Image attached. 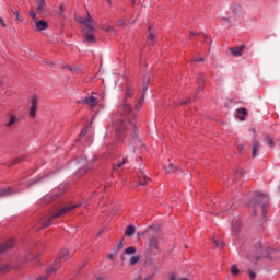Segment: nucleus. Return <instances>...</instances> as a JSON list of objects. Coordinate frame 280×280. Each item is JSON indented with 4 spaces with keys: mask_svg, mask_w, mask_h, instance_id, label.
<instances>
[{
    "mask_svg": "<svg viewBox=\"0 0 280 280\" xmlns=\"http://www.w3.org/2000/svg\"><path fill=\"white\" fill-rule=\"evenodd\" d=\"M149 84L150 75L145 74L142 79L141 98H138L137 95H135V90L131 85L126 86L122 103L118 107V114L120 115V118H118L117 115H114L112 117V125L107 127V130L109 132L115 128L116 139H118L119 141H121V139H125V137L132 136L133 139H136L138 129L137 120H135V117H137V113H139V108H141V104H143V97L145 95V92L148 91ZM115 121H117L116 125Z\"/></svg>",
    "mask_w": 280,
    "mask_h": 280,
    "instance_id": "nucleus-1",
    "label": "nucleus"
},
{
    "mask_svg": "<svg viewBox=\"0 0 280 280\" xmlns=\"http://www.w3.org/2000/svg\"><path fill=\"white\" fill-rule=\"evenodd\" d=\"M268 196L257 192L254 198L248 202L249 209L257 215L258 211H261L262 218H266V212L268 211Z\"/></svg>",
    "mask_w": 280,
    "mask_h": 280,
    "instance_id": "nucleus-2",
    "label": "nucleus"
},
{
    "mask_svg": "<svg viewBox=\"0 0 280 280\" xmlns=\"http://www.w3.org/2000/svg\"><path fill=\"white\" fill-rule=\"evenodd\" d=\"M78 207H86V203H78L73 206H67L66 208L61 209L59 212L52 214L43 225L40 229H47V226H51L56 224V218H62V215H67L73 209H78Z\"/></svg>",
    "mask_w": 280,
    "mask_h": 280,
    "instance_id": "nucleus-3",
    "label": "nucleus"
},
{
    "mask_svg": "<svg viewBox=\"0 0 280 280\" xmlns=\"http://www.w3.org/2000/svg\"><path fill=\"white\" fill-rule=\"evenodd\" d=\"M147 233L149 235V248L150 250H160L159 248V231H155L154 228H149L147 230Z\"/></svg>",
    "mask_w": 280,
    "mask_h": 280,
    "instance_id": "nucleus-4",
    "label": "nucleus"
},
{
    "mask_svg": "<svg viewBox=\"0 0 280 280\" xmlns=\"http://www.w3.org/2000/svg\"><path fill=\"white\" fill-rule=\"evenodd\" d=\"M74 21L81 25H84L83 27H88L91 31H93V25H95V20L91 18V13H89V11L86 12V18L74 14Z\"/></svg>",
    "mask_w": 280,
    "mask_h": 280,
    "instance_id": "nucleus-5",
    "label": "nucleus"
},
{
    "mask_svg": "<svg viewBox=\"0 0 280 280\" xmlns=\"http://www.w3.org/2000/svg\"><path fill=\"white\" fill-rule=\"evenodd\" d=\"M81 32L83 34V38L85 40V43H95V32H97V30L95 28V25H93V30H89V27H82Z\"/></svg>",
    "mask_w": 280,
    "mask_h": 280,
    "instance_id": "nucleus-6",
    "label": "nucleus"
},
{
    "mask_svg": "<svg viewBox=\"0 0 280 280\" xmlns=\"http://www.w3.org/2000/svg\"><path fill=\"white\" fill-rule=\"evenodd\" d=\"M139 185H148V182H150V177H148V173L143 171V168H139V172L137 173Z\"/></svg>",
    "mask_w": 280,
    "mask_h": 280,
    "instance_id": "nucleus-7",
    "label": "nucleus"
},
{
    "mask_svg": "<svg viewBox=\"0 0 280 280\" xmlns=\"http://www.w3.org/2000/svg\"><path fill=\"white\" fill-rule=\"evenodd\" d=\"M37 102H38V98L36 96H33L32 100H31V108H30L31 119L36 118Z\"/></svg>",
    "mask_w": 280,
    "mask_h": 280,
    "instance_id": "nucleus-8",
    "label": "nucleus"
},
{
    "mask_svg": "<svg viewBox=\"0 0 280 280\" xmlns=\"http://www.w3.org/2000/svg\"><path fill=\"white\" fill-rule=\"evenodd\" d=\"M81 102L82 104H88L90 108H95L97 106L98 100L95 96H88Z\"/></svg>",
    "mask_w": 280,
    "mask_h": 280,
    "instance_id": "nucleus-9",
    "label": "nucleus"
},
{
    "mask_svg": "<svg viewBox=\"0 0 280 280\" xmlns=\"http://www.w3.org/2000/svg\"><path fill=\"white\" fill-rule=\"evenodd\" d=\"M10 248H14V241L10 240L0 245V255H3V253H8Z\"/></svg>",
    "mask_w": 280,
    "mask_h": 280,
    "instance_id": "nucleus-10",
    "label": "nucleus"
},
{
    "mask_svg": "<svg viewBox=\"0 0 280 280\" xmlns=\"http://www.w3.org/2000/svg\"><path fill=\"white\" fill-rule=\"evenodd\" d=\"M246 115H248V110H246L244 107L235 110V117H237L241 121H246Z\"/></svg>",
    "mask_w": 280,
    "mask_h": 280,
    "instance_id": "nucleus-11",
    "label": "nucleus"
},
{
    "mask_svg": "<svg viewBox=\"0 0 280 280\" xmlns=\"http://www.w3.org/2000/svg\"><path fill=\"white\" fill-rule=\"evenodd\" d=\"M37 32H43L49 27V24L45 20H37L35 22Z\"/></svg>",
    "mask_w": 280,
    "mask_h": 280,
    "instance_id": "nucleus-12",
    "label": "nucleus"
},
{
    "mask_svg": "<svg viewBox=\"0 0 280 280\" xmlns=\"http://www.w3.org/2000/svg\"><path fill=\"white\" fill-rule=\"evenodd\" d=\"M244 49H246L245 45L238 46V47H232L230 48V51L232 55H234L236 58L242 56V54L244 52Z\"/></svg>",
    "mask_w": 280,
    "mask_h": 280,
    "instance_id": "nucleus-13",
    "label": "nucleus"
},
{
    "mask_svg": "<svg viewBox=\"0 0 280 280\" xmlns=\"http://www.w3.org/2000/svg\"><path fill=\"white\" fill-rule=\"evenodd\" d=\"M259 141L257 140H253L252 142V156L255 159L257 156H259Z\"/></svg>",
    "mask_w": 280,
    "mask_h": 280,
    "instance_id": "nucleus-14",
    "label": "nucleus"
},
{
    "mask_svg": "<svg viewBox=\"0 0 280 280\" xmlns=\"http://www.w3.org/2000/svg\"><path fill=\"white\" fill-rule=\"evenodd\" d=\"M56 270H58V262H55V267L48 268L47 271H46V275L40 276L36 280H47L49 275H52V272H56Z\"/></svg>",
    "mask_w": 280,
    "mask_h": 280,
    "instance_id": "nucleus-15",
    "label": "nucleus"
},
{
    "mask_svg": "<svg viewBox=\"0 0 280 280\" xmlns=\"http://www.w3.org/2000/svg\"><path fill=\"white\" fill-rule=\"evenodd\" d=\"M14 124H19V117H16V115L11 114L9 121L5 124L7 128H12V126H14Z\"/></svg>",
    "mask_w": 280,
    "mask_h": 280,
    "instance_id": "nucleus-16",
    "label": "nucleus"
},
{
    "mask_svg": "<svg viewBox=\"0 0 280 280\" xmlns=\"http://www.w3.org/2000/svg\"><path fill=\"white\" fill-rule=\"evenodd\" d=\"M126 237H132L135 235V226L128 225L125 230Z\"/></svg>",
    "mask_w": 280,
    "mask_h": 280,
    "instance_id": "nucleus-17",
    "label": "nucleus"
},
{
    "mask_svg": "<svg viewBox=\"0 0 280 280\" xmlns=\"http://www.w3.org/2000/svg\"><path fill=\"white\" fill-rule=\"evenodd\" d=\"M128 158H124L122 161L118 162L116 165H114V171L117 172L119 167H124V165L128 164Z\"/></svg>",
    "mask_w": 280,
    "mask_h": 280,
    "instance_id": "nucleus-18",
    "label": "nucleus"
},
{
    "mask_svg": "<svg viewBox=\"0 0 280 280\" xmlns=\"http://www.w3.org/2000/svg\"><path fill=\"white\" fill-rule=\"evenodd\" d=\"M264 143L269 145V148H275V140H272V137H270V136L265 137Z\"/></svg>",
    "mask_w": 280,
    "mask_h": 280,
    "instance_id": "nucleus-19",
    "label": "nucleus"
},
{
    "mask_svg": "<svg viewBox=\"0 0 280 280\" xmlns=\"http://www.w3.org/2000/svg\"><path fill=\"white\" fill-rule=\"evenodd\" d=\"M148 45H154V33H152V26H149Z\"/></svg>",
    "mask_w": 280,
    "mask_h": 280,
    "instance_id": "nucleus-20",
    "label": "nucleus"
},
{
    "mask_svg": "<svg viewBox=\"0 0 280 280\" xmlns=\"http://www.w3.org/2000/svg\"><path fill=\"white\" fill-rule=\"evenodd\" d=\"M11 195H12L11 188H5V189L0 190V198H5Z\"/></svg>",
    "mask_w": 280,
    "mask_h": 280,
    "instance_id": "nucleus-21",
    "label": "nucleus"
},
{
    "mask_svg": "<svg viewBox=\"0 0 280 280\" xmlns=\"http://www.w3.org/2000/svg\"><path fill=\"white\" fill-rule=\"evenodd\" d=\"M166 174H171V172H178V166L174 164H170L168 166L165 167Z\"/></svg>",
    "mask_w": 280,
    "mask_h": 280,
    "instance_id": "nucleus-22",
    "label": "nucleus"
},
{
    "mask_svg": "<svg viewBox=\"0 0 280 280\" xmlns=\"http://www.w3.org/2000/svg\"><path fill=\"white\" fill-rule=\"evenodd\" d=\"M72 253L69 249H62L61 250V259L66 261V259H69L71 257Z\"/></svg>",
    "mask_w": 280,
    "mask_h": 280,
    "instance_id": "nucleus-23",
    "label": "nucleus"
},
{
    "mask_svg": "<svg viewBox=\"0 0 280 280\" xmlns=\"http://www.w3.org/2000/svg\"><path fill=\"white\" fill-rule=\"evenodd\" d=\"M231 275H232L233 277H237V276L240 275V269L237 268V265H233V266L231 267Z\"/></svg>",
    "mask_w": 280,
    "mask_h": 280,
    "instance_id": "nucleus-24",
    "label": "nucleus"
},
{
    "mask_svg": "<svg viewBox=\"0 0 280 280\" xmlns=\"http://www.w3.org/2000/svg\"><path fill=\"white\" fill-rule=\"evenodd\" d=\"M212 242L217 248H224V242L219 241L218 238H213Z\"/></svg>",
    "mask_w": 280,
    "mask_h": 280,
    "instance_id": "nucleus-25",
    "label": "nucleus"
},
{
    "mask_svg": "<svg viewBox=\"0 0 280 280\" xmlns=\"http://www.w3.org/2000/svg\"><path fill=\"white\" fill-rule=\"evenodd\" d=\"M137 253V248H135V247H127L126 249H125V255H135Z\"/></svg>",
    "mask_w": 280,
    "mask_h": 280,
    "instance_id": "nucleus-26",
    "label": "nucleus"
},
{
    "mask_svg": "<svg viewBox=\"0 0 280 280\" xmlns=\"http://www.w3.org/2000/svg\"><path fill=\"white\" fill-rule=\"evenodd\" d=\"M264 248L261 247V244H258V246H256V253L258 256L260 257H266V254H264Z\"/></svg>",
    "mask_w": 280,
    "mask_h": 280,
    "instance_id": "nucleus-27",
    "label": "nucleus"
},
{
    "mask_svg": "<svg viewBox=\"0 0 280 280\" xmlns=\"http://www.w3.org/2000/svg\"><path fill=\"white\" fill-rule=\"evenodd\" d=\"M140 257L139 256H132L129 258L130 266H135V264L139 262Z\"/></svg>",
    "mask_w": 280,
    "mask_h": 280,
    "instance_id": "nucleus-28",
    "label": "nucleus"
},
{
    "mask_svg": "<svg viewBox=\"0 0 280 280\" xmlns=\"http://www.w3.org/2000/svg\"><path fill=\"white\" fill-rule=\"evenodd\" d=\"M8 270H10L9 264L0 265V272H8Z\"/></svg>",
    "mask_w": 280,
    "mask_h": 280,
    "instance_id": "nucleus-29",
    "label": "nucleus"
},
{
    "mask_svg": "<svg viewBox=\"0 0 280 280\" xmlns=\"http://www.w3.org/2000/svg\"><path fill=\"white\" fill-rule=\"evenodd\" d=\"M54 196H45V197H43V202H45L46 205L47 203H49V202H51V200H54Z\"/></svg>",
    "mask_w": 280,
    "mask_h": 280,
    "instance_id": "nucleus-30",
    "label": "nucleus"
},
{
    "mask_svg": "<svg viewBox=\"0 0 280 280\" xmlns=\"http://www.w3.org/2000/svg\"><path fill=\"white\" fill-rule=\"evenodd\" d=\"M45 10V0H40V3L37 7V12H43Z\"/></svg>",
    "mask_w": 280,
    "mask_h": 280,
    "instance_id": "nucleus-31",
    "label": "nucleus"
},
{
    "mask_svg": "<svg viewBox=\"0 0 280 280\" xmlns=\"http://www.w3.org/2000/svg\"><path fill=\"white\" fill-rule=\"evenodd\" d=\"M26 261H38V255L36 256L28 255L26 257Z\"/></svg>",
    "mask_w": 280,
    "mask_h": 280,
    "instance_id": "nucleus-32",
    "label": "nucleus"
},
{
    "mask_svg": "<svg viewBox=\"0 0 280 280\" xmlns=\"http://www.w3.org/2000/svg\"><path fill=\"white\" fill-rule=\"evenodd\" d=\"M104 30L106 32H113L114 34H117V31H115V26L108 25V26L104 27Z\"/></svg>",
    "mask_w": 280,
    "mask_h": 280,
    "instance_id": "nucleus-33",
    "label": "nucleus"
},
{
    "mask_svg": "<svg viewBox=\"0 0 280 280\" xmlns=\"http://www.w3.org/2000/svg\"><path fill=\"white\" fill-rule=\"evenodd\" d=\"M241 226H242V223L240 221H236L235 224L233 225V231H236V232L240 231Z\"/></svg>",
    "mask_w": 280,
    "mask_h": 280,
    "instance_id": "nucleus-34",
    "label": "nucleus"
},
{
    "mask_svg": "<svg viewBox=\"0 0 280 280\" xmlns=\"http://www.w3.org/2000/svg\"><path fill=\"white\" fill-rule=\"evenodd\" d=\"M30 16L33 19V21L36 23L38 20L36 19V12L34 10L30 11Z\"/></svg>",
    "mask_w": 280,
    "mask_h": 280,
    "instance_id": "nucleus-35",
    "label": "nucleus"
},
{
    "mask_svg": "<svg viewBox=\"0 0 280 280\" xmlns=\"http://www.w3.org/2000/svg\"><path fill=\"white\" fill-rule=\"evenodd\" d=\"M248 277H249V279L254 280V279H256L257 275L253 270L249 269Z\"/></svg>",
    "mask_w": 280,
    "mask_h": 280,
    "instance_id": "nucleus-36",
    "label": "nucleus"
},
{
    "mask_svg": "<svg viewBox=\"0 0 280 280\" xmlns=\"http://www.w3.org/2000/svg\"><path fill=\"white\" fill-rule=\"evenodd\" d=\"M67 67L71 71V73H80V69L79 68H75V67L71 68L69 66H67Z\"/></svg>",
    "mask_w": 280,
    "mask_h": 280,
    "instance_id": "nucleus-37",
    "label": "nucleus"
},
{
    "mask_svg": "<svg viewBox=\"0 0 280 280\" xmlns=\"http://www.w3.org/2000/svg\"><path fill=\"white\" fill-rule=\"evenodd\" d=\"M120 259H121L122 264H126L128 261V255L127 254H122L120 256Z\"/></svg>",
    "mask_w": 280,
    "mask_h": 280,
    "instance_id": "nucleus-38",
    "label": "nucleus"
},
{
    "mask_svg": "<svg viewBox=\"0 0 280 280\" xmlns=\"http://www.w3.org/2000/svg\"><path fill=\"white\" fill-rule=\"evenodd\" d=\"M122 25H126V20L124 19L118 20V27H122Z\"/></svg>",
    "mask_w": 280,
    "mask_h": 280,
    "instance_id": "nucleus-39",
    "label": "nucleus"
},
{
    "mask_svg": "<svg viewBox=\"0 0 280 280\" xmlns=\"http://www.w3.org/2000/svg\"><path fill=\"white\" fill-rule=\"evenodd\" d=\"M86 132H89V128H84V129L80 132L79 138L84 137V135H86Z\"/></svg>",
    "mask_w": 280,
    "mask_h": 280,
    "instance_id": "nucleus-40",
    "label": "nucleus"
},
{
    "mask_svg": "<svg viewBox=\"0 0 280 280\" xmlns=\"http://www.w3.org/2000/svg\"><path fill=\"white\" fill-rule=\"evenodd\" d=\"M23 162V158H18L13 161V165H16L19 163H22Z\"/></svg>",
    "mask_w": 280,
    "mask_h": 280,
    "instance_id": "nucleus-41",
    "label": "nucleus"
},
{
    "mask_svg": "<svg viewBox=\"0 0 280 280\" xmlns=\"http://www.w3.org/2000/svg\"><path fill=\"white\" fill-rule=\"evenodd\" d=\"M46 65L49 67V69H55L56 65L51 61L46 62Z\"/></svg>",
    "mask_w": 280,
    "mask_h": 280,
    "instance_id": "nucleus-42",
    "label": "nucleus"
},
{
    "mask_svg": "<svg viewBox=\"0 0 280 280\" xmlns=\"http://www.w3.org/2000/svg\"><path fill=\"white\" fill-rule=\"evenodd\" d=\"M14 14L16 16V21H20L21 23H23V19H21V16L19 15V11H15Z\"/></svg>",
    "mask_w": 280,
    "mask_h": 280,
    "instance_id": "nucleus-43",
    "label": "nucleus"
},
{
    "mask_svg": "<svg viewBox=\"0 0 280 280\" xmlns=\"http://www.w3.org/2000/svg\"><path fill=\"white\" fill-rule=\"evenodd\" d=\"M236 148L238 152H242V150H244V144H237Z\"/></svg>",
    "mask_w": 280,
    "mask_h": 280,
    "instance_id": "nucleus-44",
    "label": "nucleus"
},
{
    "mask_svg": "<svg viewBox=\"0 0 280 280\" xmlns=\"http://www.w3.org/2000/svg\"><path fill=\"white\" fill-rule=\"evenodd\" d=\"M0 25H2V27H7L5 22L3 21V18H0Z\"/></svg>",
    "mask_w": 280,
    "mask_h": 280,
    "instance_id": "nucleus-45",
    "label": "nucleus"
},
{
    "mask_svg": "<svg viewBox=\"0 0 280 280\" xmlns=\"http://www.w3.org/2000/svg\"><path fill=\"white\" fill-rule=\"evenodd\" d=\"M229 209H233V205L228 206V208L225 210H222V213L229 211Z\"/></svg>",
    "mask_w": 280,
    "mask_h": 280,
    "instance_id": "nucleus-46",
    "label": "nucleus"
},
{
    "mask_svg": "<svg viewBox=\"0 0 280 280\" xmlns=\"http://www.w3.org/2000/svg\"><path fill=\"white\" fill-rule=\"evenodd\" d=\"M179 104H180L182 106L185 105V104H189V100H187V101H180Z\"/></svg>",
    "mask_w": 280,
    "mask_h": 280,
    "instance_id": "nucleus-47",
    "label": "nucleus"
},
{
    "mask_svg": "<svg viewBox=\"0 0 280 280\" xmlns=\"http://www.w3.org/2000/svg\"><path fill=\"white\" fill-rule=\"evenodd\" d=\"M122 246H124V242H120V243L118 244L117 250H119V248H121Z\"/></svg>",
    "mask_w": 280,
    "mask_h": 280,
    "instance_id": "nucleus-48",
    "label": "nucleus"
},
{
    "mask_svg": "<svg viewBox=\"0 0 280 280\" xmlns=\"http://www.w3.org/2000/svg\"><path fill=\"white\" fill-rule=\"evenodd\" d=\"M199 82H205V77L203 75L199 77Z\"/></svg>",
    "mask_w": 280,
    "mask_h": 280,
    "instance_id": "nucleus-49",
    "label": "nucleus"
},
{
    "mask_svg": "<svg viewBox=\"0 0 280 280\" xmlns=\"http://www.w3.org/2000/svg\"><path fill=\"white\" fill-rule=\"evenodd\" d=\"M60 12H65V5L60 4Z\"/></svg>",
    "mask_w": 280,
    "mask_h": 280,
    "instance_id": "nucleus-50",
    "label": "nucleus"
},
{
    "mask_svg": "<svg viewBox=\"0 0 280 280\" xmlns=\"http://www.w3.org/2000/svg\"><path fill=\"white\" fill-rule=\"evenodd\" d=\"M202 58L196 59L195 62H202Z\"/></svg>",
    "mask_w": 280,
    "mask_h": 280,
    "instance_id": "nucleus-51",
    "label": "nucleus"
},
{
    "mask_svg": "<svg viewBox=\"0 0 280 280\" xmlns=\"http://www.w3.org/2000/svg\"><path fill=\"white\" fill-rule=\"evenodd\" d=\"M168 280H176L175 276H171Z\"/></svg>",
    "mask_w": 280,
    "mask_h": 280,
    "instance_id": "nucleus-52",
    "label": "nucleus"
},
{
    "mask_svg": "<svg viewBox=\"0 0 280 280\" xmlns=\"http://www.w3.org/2000/svg\"><path fill=\"white\" fill-rule=\"evenodd\" d=\"M107 257L108 259H113V254H109Z\"/></svg>",
    "mask_w": 280,
    "mask_h": 280,
    "instance_id": "nucleus-53",
    "label": "nucleus"
},
{
    "mask_svg": "<svg viewBox=\"0 0 280 280\" xmlns=\"http://www.w3.org/2000/svg\"><path fill=\"white\" fill-rule=\"evenodd\" d=\"M107 1V3L109 4V5H112L113 4V2L110 1V0H106Z\"/></svg>",
    "mask_w": 280,
    "mask_h": 280,
    "instance_id": "nucleus-54",
    "label": "nucleus"
},
{
    "mask_svg": "<svg viewBox=\"0 0 280 280\" xmlns=\"http://www.w3.org/2000/svg\"><path fill=\"white\" fill-rule=\"evenodd\" d=\"M202 37L205 38V40H207L208 38L206 34H202Z\"/></svg>",
    "mask_w": 280,
    "mask_h": 280,
    "instance_id": "nucleus-55",
    "label": "nucleus"
},
{
    "mask_svg": "<svg viewBox=\"0 0 280 280\" xmlns=\"http://www.w3.org/2000/svg\"><path fill=\"white\" fill-rule=\"evenodd\" d=\"M223 21H231V18L223 19Z\"/></svg>",
    "mask_w": 280,
    "mask_h": 280,
    "instance_id": "nucleus-56",
    "label": "nucleus"
},
{
    "mask_svg": "<svg viewBox=\"0 0 280 280\" xmlns=\"http://www.w3.org/2000/svg\"><path fill=\"white\" fill-rule=\"evenodd\" d=\"M11 12L14 14V12H16L14 9H11Z\"/></svg>",
    "mask_w": 280,
    "mask_h": 280,
    "instance_id": "nucleus-57",
    "label": "nucleus"
},
{
    "mask_svg": "<svg viewBox=\"0 0 280 280\" xmlns=\"http://www.w3.org/2000/svg\"><path fill=\"white\" fill-rule=\"evenodd\" d=\"M190 34H191V36H196V34L194 32H191Z\"/></svg>",
    "mask_w": 280,
    "mask_h": 280,
    "instance_id": "nucleus-58",
    "label": "nucleus"
},
{
    "mask_svg": "<svg viewBox=\"0 0 280 280\" xmlns=\"http://www.w3.org/2000/svg\"><path fill=\"white\" fill-rule=\"evenodd\" d=\"M222 209H224V203L221 205Z\"/></svg>",
    "mask_w": 280,
    "mask_h": 280,
    "instance_id": "nucleus-59",
    "label": "nucleus"
},
{
    "mask_svg": "<svg viewBox=\"0 0 280 280\" xmlns=\"http://www.w3.org/2000/svg\"><path fill=\"white\" fill-rule=\"evenodd\" d=\"M97 280H104V278H97Z\"/></svg>",
    "mask_w": 280,
    "mask_h": 280,
    "instance_id": "nucleus-60",
    "label": "nucleus"
},
{
    "mask_svg": "<svg viewBox=\"0 0 280 280\" xmlns=\"http://www.w3.org/2000/svg\"><path fill=\"white\" fill-rule=\"evenodd\" d=\"M237 8H240V7H234V10H237Z\"/></svg>",
    "mask_w": 280,
    "mask_h": 280,
    "instance_id": "nucleus-61",
    "label": "nucleus"
}]
</instances>
